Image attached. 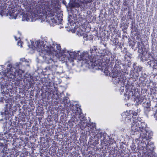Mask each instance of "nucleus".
I'll return each instance as SVG.
<instances>
[{
	"mask_svg": "<svg viewBox=\"0 0 157 157\" xmlns=\"http://www.w3.org/2000/svg\"><path fill=\"white\" fill-rule=\"evenodd\" d=\"M49 62V63H51V65L49 66L51 72H55L56 71L57 73H58L59 74L61 73V72L56 71L57 68L58 67V65L57 64L56 62L54 61L53 59H52V57H50V59Z\"/></svg>",
	"mask_w": 157,
	"mask_h": 157,
	"instance_id": "13",
	"label": "nucleus"
},
{
	"mask_svg": "<svg viewBox=\"0 0 157 157\" xmlns=\"http://www.w3.org/2000/svg\"><path fill=\"white\" fill-rule=\"evenodd\" d=\"M144 100V98L142 97H138L136 99V102L138 104L141 103L143 102V101Z\"/></svg>",
	"mask_w": 157,
	"mask_h": 157,
	"instance_id": "21",
	"label": "nucleus"
},
{
	"mask_svg": "<svg viewBox=\"0 0 157 157\" xmlns=\"http://www.w3.org/2000/svg\"><path fill=\"white\" fill-rule=\"evenodd\" d=\"M2 121H3V119H2L0 120V122Z\"/></svg>",
	"mask_w": 157,
	"mask_h": 157,
	"instance_id": "34",
	"label": "nucleus"
},
{
	"mask_svg": "<svg viewBox=\"0 0 157 157\" xmlns=\"http://www.w3.org/2000/svg\"><path fill=\"white\" fill-rule=\"evenodd\" d=\"M92 54L88 52H84L80 55H78L77 59L79 61H82V63H86L93 67L98 65V56H97L92 58Z\"/></svg>",
	"mask_w": 157,
	"mask_h": 157,
	"instance_id": "6",
	"label": "nucleus"
},
{
	"mask_svg": "<svg viewBox=\"0 0 157 157\" xmlns=\"http://www.w3.org/2000/svg\"><path fill=\"white\" fill-rule=\"evenodd\" d=\"M155 117L156 118V119H157V113H155L154 114Z\"/></svg>",
	"mask_w": 157,
	"mask_h": 157,
	"instance_id": "31",
	"label": "nucleus"
},
{
	"mask_svg": "<svg viewBox=\"0 0 157 157\" xmlns=\"http://www.w3.org/2000/svg\"><path fill=\"white\" fill-rule=\"evenodd\" d=\"M131 95L132 96L133 93L132 91H128L126 93L124 94V95L125 96V99L126 100H128L129 98L131 96Z\"/></svg>",
	"mask_w": 157,
	"mask_h": 157,
	"instance_id": "18",
	"label": "nucleus"
},
{
	"mask_svg": "<svg viewBox=\"0 0 157 157\" xmlns=\"http://www.w3.org/2000/svg\"><path fill=\"white\" fill-rule=\"evenodd\" d=\"M120 68V66L119 65L117 64H116L114 66L113 69H118L119 70Z\"/></svg>",
	"mask_w": 157,
	"mask_h": 157,
	"instance_id": "28",
	"label": "nucleus"
},
{
	"mask_svg": "<svg viewBox=\"0 0 157 157\" xmlns=\"http://www.w3.org/2000/svg\"><path fill=\"white\" fill-rule=\"evenodd\" d=\"M84 34V32L81 29H79L77 32V34L79 36H83Z\"/></svg>",
	"mask_w": 157,
	"mask_h": 157,
	"instance_id": "19",
	"label": "nucleus"
},
{
	"mask_svg": "<svg viewBox=\"0 0 157 157\" xmlns=\"http://www.w3.org/2000/svg\"><path fill=\"white\" fill-rule=\"evenodd\" d=\"M56 13L55 10L54 9L50 10L48 8L47 6H44L40 7L37 11L38 14H35L31 12H27L26 14H24L22 16V20L27 21H34L37 19H39L41 22L46 21L55 24H59L62 20L61 14H58L57 16L50 19L51 17L54 16Z\"/></svg>",
	"mask_w": 157,
	"mask_h": 157,
	"instance_id": "1",
	"label": "nucleus"
},
{
	"mask_svg": "<svg viewBox=\"0 0 157 157\" xmlns=\"http://www.w3.org/2000/svg\"><path fill=\"white\" fill-rule=\"evenodd\" d=\"M85 117L84 116H82L79 119L80 120V122L78 125L80 127V128L82 130H83L85 128V127L87 123L84 120Z\"/></svg>",
	"mask_w": 157,
	"mask_h": 157,
	"instance_id": "17",
	"label": "nucleus"
},
{
	"mask_svg": "<svg viewBox=\"0 0 157 157\" xmlns=\"http://www.w3.org/2000/svg\"><path fill=\"white\" fill-rule=\"evenodd\" d=\"M14 38H15V39L16 40H17V37H16V36H14Z\"/></svg>",
	"mask_w": 157,
	"mask_h": 157,
	"instance_id": "33",
	"label": "nucleus"
},
{
	"mask_svg": "<svg viewBox=\"0 0 157 157\" xmlns=\"http://www.w3.org/2000/svg\"><path fill=\"white\" fill-rule=\"evenodd\" d=\"M154 62H155V63H156L157 64V61L156 60H155L154 61Z\"/></svg>",
	"mask_w": 157,
	"mask_h": 157,
	"instance_id": "32",
	"label": "nucleus"
},
{
	"mask_svg": "<svg viewBox=\"0 0 157 157\" xmlns=\"http://www.w3.org/2000/svg\"><path fill=\"white\" fill-rule=\"evenodd\" d=\"M81 2L86 4L88 3L91 2L94 0H79Z\"/></svg>",
	"mask_w": 157,
	"mask_h": 157,
	"instance_id": "22",
	"label": "nucleus"
},
{
	"mask_svg": "<svg viewBox=\"0 0 157 157\" xmlns=\"http://www.w3.org/2000/svg\"><path fill=\"white\" fill-rule=\"evenodd\" d=\"M96 126L95 125H92L90 132L92 133V135L94 136V138H97L98 139H99L101 137L102 133L101 132H98L97 134V131L96 130Z\"/></svg>",
	"mask_w": 157,
	"mask_h": 157,
	"instance_id": "15",
	"label": "nucleus"
},
{
	"mask_svg": "<svg viewBox=\"0 0 157 157\" xmlns=\"http://www.w3.org/2000/svg\"><path fill=\"white\" fill-rule=\"evenodd\" d=\"M12 136L10 135L8 133H4L2 135L0 134V147H1V150H2L3 151L2 154L4 155V151L3 149L6 146V145L9 143L8 142L11 141V139L12 138Z\"/></svg>",
	"mask_w": 157,
	"mask_h": 157,
	"instance_id": "9",
	"label": "nucleus"
},
{
	"mask_svg": "<svg viewBox=\"0 0 157 157\" xmlns=\"http://www.w3.org/2000/svg\"><path fill=\"white\" fill-rule=\"evenodd\" d=\"M2 4H1L0 3V15L2 16L4 15V13L3 11L4 7L2 6Z\"/></svg>",
	"mask_w": 157,
	"mask_h": 157,
	"instance_id": "20",
	"label": "nucleus"
},
{
	"mask_svg": "<svg viewBox=\"0 0 157 157\" xmlns=\"http://www.w3.org/2000/svg\"><path fill=\"white\" fill-rule=\"evenodd\" d=\"M20 63H16L15 64L12 65L9 63L7 66L6 69L3 70L2 72L3 75L8 78V80H14L16 77L19 78H17L18 80H20L21 78L22 73L24 71L19 69V64Z\"/></svg>",
	"mask_w": 157,
	"mask_h": 157,
	"instance_id": "4",
	"label": "nucleus"
},
{
	"mask_svg": "<svg viewBox=\"0 0 157 157\" xmlns=\"http://www.w3.org/2000/svg\"><path fill=\"white\" fill-rule=\"evenodd\" d=\"M44 72H48V73H51V72L50 71V68L49 67H47L45 68L44 69L43 71Z\"/></svg>",
	"mask_w": 157,
	"mask_h": 157,
	"instance_id": "24",
	"label": "nucleus"
},
{
	"mask_svg": "<svg viewBox=\"0 0 157 157\" xmlns=\"http://www.w3.org/2000/svg\"><path fill=\"white\" fill-rule=\"evenodd\" d=\"M122 90H124V89H122Z\"/></svg>",
	"mask_w": 157,
	"mask_h": 157,
	"instance_id": "36",
	"label": "nucleus"
},
{
	"mask_svg": "<svg viewBox=\"0 0 157 157\" xmlns=\"http://www.w3.org/2000/svg\"><path fill=\"white\" fill-rule=\"evenodd\" d=\"M23 42L21 40L18 42L17 45L18 46H20V47L21 48L22 47V44Z\"/></svg>",
	"mask_w": 157,
	"mask_h": 157,
	"instance_id": "29",
	"label": "nucleus"
},
{
	"mask_svg": "<svg viewBox=\"0 0 157 157\" xmlns=\"http://www.w3.org/2000/svg\"><path fill=\"white\" fill-rule=\"evenodd\" d=\"M150 138L147 140H139L140 144L138 146V147L141 151L143 157H153V151L154 145L153 143L149 141H147V144L145 142L146 141L148 140Z\"/></svg>",
	"mask_w": 157,
	"mask_h": 157,
	"instance_id": "5",
	"label": "nucleus"
},
{
	"mask_svg": "<svg viewBox=\"0 0 157 157\" xmlns=\"http://www.w3.org/2000/svg\"><path fill=\"white\" fill-rule=\"evenodd\" d=\"M109 74L108 75H109L113 78L112 80L115 84L118 83L120 82L121 74L120 71L118 69H114L112 71V72L111 74L109 72Z\"/></svg>",
	"mask_w": 157,
	"mask_h": 157,
	"instance_id": "11",
	"label": "nucleus"
},
{
	"mask_svg": "<svg viewBox=\"0 0 157 157\" xmlns=\"http://www.w3.org/2000/svg\"><path fill=\"white\" fill-rule=\"evenodd\" d=\"M137 44L138 45V48L139 49V51H140V52H142V50H141L140 49V46H139V45L140 44V43L139 42H137Z\"/></svg>",
	"mask_w": 157,
	"mask_h": 157,
	"instance_id": "30",
	"label": "nucleus"
},
{
	"mask_svg": "<svg viewBox=\"0 0 157 157\" xmlns=\"http://www.w3.org/2000/svg\"><path fill=\"white\" fill-rule=\"evenodd\" d=\"M20 60L22 61L23 62H25V63H27V66H29V64H28L30 62H31L30 60H28L25 59V58H21L20 59Z\"/></svg>",
	"mask_w": 157,
	"mask_h": 157,
	"instance_id": "23",
	"label": "nucleus"
},
{
	"mask_svg": "<svg viewBox=\"0 0 157 157\" xmlns=\"http://www.w3.org/2000/svg\"><path fill=\"white\" fill-rule=\"evenodd\" d=\"M97 50V47L95 46H94L92 48L90 49V53L92 54V53L94 52H96V50Z\"/></svg>",
	"mask_w": 157,
	"mask_h": 157,
	"instance_id": "25",
	"label": "nucleus"
},
{
	"mask_svg": "<svg viewBox=\"0 0 157 157\" xmlns=\"http://www.w3.org/2000/svg\"><path fill=\"white\" fill-rule=\"evenodd\" d=\"M12 103H8L6 104L5 107V112L4 114L6 115L9 116L10 115H11L12 111Z\"/></svg>",
	"mask_w": 157,
	"mask_h": 157,
	"instance_id": "16",
	"label": "nucleus"
},
{
	"mask_svg": "<svg viewBox=\"0 0 157 157\" xmlns=\"http://www.w3.org/2000/svg\"><path fill=\"white\" fill-rule=\"evenodd\" d=\"M102 63H101V71H103L106 75L109 74V64L110 63V59L109 56H105L102 59Z\"/></svg>",
	"mask_w": 157,
	"mask_h": 157,
	"instance_id": "10",
	"label": "nucleus"
},
{
	"mask_svg": "<svg viewBox=\"0 0 157 157\" xmlns=\"http://www.w3.org/2000/svg\"><path fill=\"white\" fill-rule=\"evenodd\" d=\"M2 80L5 82V79L3 77H1L0 79V90H1V94H0V102H3L5 100L7 103L8 97L9 95V90L6 84L3 82H1Z\"/></svg>",
	"mask_w": 157,
	"mask_h": 157,
	"instance_id": "7",
	"label": "nucleus"
},
{
	"mask_svg": "<svg viewBox=\"0 0 157 157\" xmlns=\"http://www.w3.org/2000/svg\"><path fill=\"white\" fill-rule=\"evenodd\" d=\"M122 116L125 118L126 123H131V134L135 135L138 132H140L138 140H147L153 135L151 132L147 131V125L144 123L140 122V120H137V117H132L127 112L123 113Z\"/></svg>",
	"mask_w": 157,
	"mask_h": 157,
	"instance_id": "3",
	"label": "nucleus"
},
{
	"mask_svg": "<svg viewBox=\"0 0 157 157\" xmlns=\"http://www.w3.org/2000/svg\"><path fill=\"white\" fill-rule=\"evenodd\" d=\"M14 156L15 157H17L19 155L20 153L19 151L17 150H15L13 152Z\"/></svg>",
	"mask_w": 157,
	"mask_h": 157,
	"instance_id": "26",
	"label": "nucleus"
},
{
	"mask_svg": "<svg viewBox=\"0 0 157 157\" xmlns=\"http://www.w3.org/2000/svg\"><path fill=\"white\" fill-rule=\"evenodd\" d=\"M70 104L69 106L67 105V107H70V109L72 111L73 116H76L78 114H79V116L78 117V118H80L82 116V112L81 111V109L80 108V106L79 105L76 104L75 105V107H74L73 105H72L71 104L69 103L68 104V105Z\"/></svg>",
	"mask_w": 157,
	"mask_h": 157,
	"instance_id": "12",
	"label": "nucleus"
},
{
	"mask_svg": "<svg viewBox=\"0 0 157 157\" xmlns=\"http://www.w3.org/2000/svg\"><path fill=\"white\" fill-rule=\"evenodd\" d=\"M79 52V51H73L64 49L63 50V56H65V59L64 60L67 59L71 63L73 62L74 59H76V58L77 59Z\"/></svg>",
	"mask_w": 157,
	"mask_h": 157,
	"instance_id": "8",
	"label": "nucleus"
},
{
	"mask_svg": "<svg viewBox=\"0 0 157 157\" xmlns=\"http://www.w3.org/2000/svg\"><path fill=\"white\" fill-rule=\"evenodd\" d=\"M3 11L4 13V15L3 16H6L10 19H15L16 18L17 13L15 9H12L11 10H9L6 14L4 10ZM1 16L2 17V16Z\"/></svg>",
	"mask_w": 157,
	"mask_h": 157,
	"instance_id": "14",
	"label": "nucleus"
},
{
	"mask_svg": "<svg viewBox=\"0 0 157 157\" xmlns=\"http://www.w3.org/2000/svg\"><path fill=\"white\" fill-rule=\"evenodd\" d=\"M32 48L33 50H36L39 52V55L43 56V55H52L54 58L58 53L63 55V50H61L60 45L52 40L36 41L35 42H32Z\"/></svg>",
	"mask_w": 157,
	"mask_h": 157,
	"instance_id": "2",
	"label": "nucleus"
},
{
	"mask_svg": "<svg viewBox=\"0 0 157 157\" xmlns=\"http://www.w3.org/2000/svg\"><path fill=\"white\" fill-rule=\"evenodd\" d=\"M130 113H131L132 115H133L134 116H136L137 115V113L136 112L134 111H130Z\"/></svg>",
	"mask_w": 157,
	"mask_h": 157,
	"instance_id": "27",
	"label": "nucleus"
},
{
	"mask_svg": "<svg viewBox=\"0 0 157 157\" xmlns=\"http://www.w3.org/2000/svg\"><path fill=\"white\" fill-rule=\"evenodd\" d=\"M2 67H4V66L3 65H1V66Z\"/></svg>",
	"mask_w": 157,
	"mask_h": 157,
	"instance_id": "35",
	"label": "nucleus"
}]
</instances>
